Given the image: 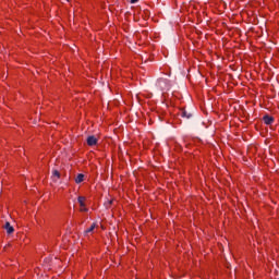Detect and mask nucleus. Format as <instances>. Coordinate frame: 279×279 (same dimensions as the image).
Listing matches in <instances>:
<instances>
[{
    "instance_id": "1",
    "label": "nucleus",
    "mask_w": 279,
    "mask_h": 279,
    "mask_svg": "<svg viewBox=\"0 0 279 279\" xmlns=\"http://www.w3.org/2000/svg\"><path fill=\"white\" fill-rule=\"evenodd\" d=\"M156 87L160 90H169V81L167 78H158L156 82Z\"/></svg>"
},
{
    "instance_id": "2",
    "label": "nucleus",
    "mask_w": 279,
    "mask_h": 279,
    "mask_svg": "<svg viewBox=\"0 0 279 279\" xmlns=\"http://www.w3.org/2000/svg\"><path fill=\"white\" fill-rule=\"evenodd\" d=\"M3 229L7 230V234H14V227L9 221L5 222Z\"/></svg>"
},
{
    "instance_id": "3",
    "label": "nucleus",
    "mask_w": 279,
    "mask_h": 279,
    "mask_svg": "<svg viewBox=\"0 0 279 279\" xmlns=\"http://www.w3.org/2000/svg\"><path fill=\"white\" fill-rule=\"evenodd\" d=\"M97 137H95L94 135H89L87 137V145H89V147H93L95 145H97Z\"/></svg>"
},
{
    "instance_id": "4",
    "label": "nucleus",
    "mask_w": 279,
    "mask_h": 279,
    "mask_svg": "<svg viewBox=\"0 0 279 279\" xmlns=\"http://www.w3.org/2000/svg\"><path fill=\"white\" fill-rule=\"evenodd\" d=\"M181 117L183 119H192L193 118V113H191L190 111H187L186 109H182L180 112Z\"/></svg>"
},
{
    "instance_id": "5",
    "label": "nucleus",
    "mask_w": 279,
    "mask_h": 279,
    "mask_svg": "<svg viewBox=\"0 0 279 279\" xmlns=\"http://www.w3.org/2000/svg\"><path fill=\"white\" fill-rule=\"evenodd\" d=\"M263 120L266 125H271V123H274V117L271 116H264Z\"/></svg>"
},
{
    "instance_id": "6",
    "label": "nucleus",
    "mask_w": 279,
    "mask_h": 279,
    "mask_svg": "<svg viewBox=\"0 0 279 279\" xmlns=\"http://www.w3.org/2000/svg\"><path fill=\"white\" fill-rule=\"evenodd\" d=\"M51 179H52V182H58V180H60V171L53 170Z\"/></svg>"
},
{
    "instance_id": "7",
    "label": "nucleus",
    "mask_w": 279,
    "mask_h": 279,
    "mask_svg": "<svg viewBox=\"0 0 279 279\" xmlns=\"http://www.w3.org/2000/svg\"><path fill=\"white\" fill-rule=\"evenodd\" d=\"M77 202H78L81 208H84V207L86 206V205L84 204V202H86V197H84V196H78Z\"/></svg>"
},
{
    "instance_id": "8",
    "label": "nucleus",
    "mask_w": 279,
    "mask_h": 279,
    "mask_svg": "<svg viewBox=\"0 0 279 279\" xmlns=\"http://www.w3.org/2000/svg\"><path fill=\"white\" fill-rule=\"evenodd\" d=\"M84 180V174L80 173L75 178V183L76 184H82V181Z\"/></svg>"
},
{
    "instance_id": "9",
    "label": "nucleus",
    "mask_w": 279,
    "mask_h": 279,
    "mask_svg": "<svg viewBox=\"0 0 279 279\" xmlns=\"http://www.w3.org/2000/svg\"><path fill=\"white\" fill-rule=\"evenodd\" d=\"M95 228H97V225L96 223H92L90 228L85 230V234H88V233L93 232V230H95Z\"/></svg>"
},
{
    "instance_id": "10",
    "label": "nucleus",
    "mask_w": 279,
    "mask_h": 279,
    "mask_svg": "<svg viewBox=\"0 0 279 279\" xmlns=\"http://www.w3.org/2000/svg\"><path fill=\"white\" fill-rule=\"evenodd\" d=\"M83 213H88V209L87 208H85V207H82V209H81Z\"/></svg>"
},
{
    "instance_id": "11",
    "label": "nucleus",
    "mask_w": 279,
    "mask_h": 279,
    "mask_svg": "<svg viewBox=\"0 0 279 279\" xmlns=\"http://www.w3.org/2000/svg\"><path fill=\"white\" fill-rule=\"evenodd\" d=\"M130 3H138V0H130Z\"/></svg>"
},
{
    "instance_id": "12",
    "label": "nucleus",
    "mask_w": 279,
    "mask_h": 279,
    "mask_svg": "<svg viewBox=\"0 0 279 279\" xmlns=\"http://www.w3.org/2000/svg\"><path fill=\"white\" fill-rule=\"evenodd\" d=\"M66 1H71V0H66Z\"/></svg>"
}]
</instances>
